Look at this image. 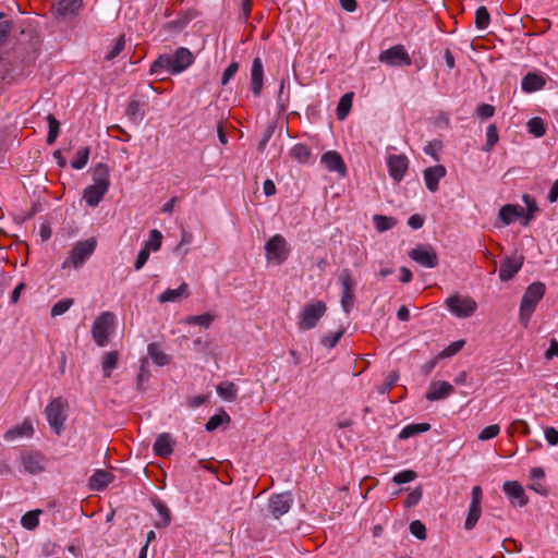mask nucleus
<instances>
[{
    "mask_svg": "<svg viewBox=\"0 0 558 558\" xmlns=\"http://www.w3.org/2000/svg\"><path fill=\"white\" fill-rule=\"evenodd\" d=\"M339 282L341 284V292H354L355 281L352 277V274L349 269L341 270L339 275Z\"/></svg>",
    "mask_w": 558,
    "mask_h": 558,
    "instance_id": "obj_41",
    "label": "nucleus"
},
{
    "mask_svg": "<svg viewBox=\"0 0 558 558\" xmlns=\"http://www.w3.org/2000/svg\"><path fill=\"white\" fill-rule=\"evenodd\" d=\"M222 422H223V416L216 414L207 421L205 428L207 432H213V430L217 429L222 424Z\"/></svg>",
    "mask_w": 558,
    "mask_h": 558,
    "instance_id": "obj_64",
    "label": "nucleus"
},
{
    "mask_svg": "<svg viewBox=\"0 0 558 558\" xmlns=\"http://www.w3.org/2000/svg\"><path fill=\"white\" fill-rule=\"evenodd\" d=\"M149 255H150V252L147 251L145 247H143L140 251L137 258L135 260V264H134L135 270H141L144 267V265L146 264V262L149 258Z\"/></svg>",
    "mask_w": 558,
    "mask_h": 558,
    "instance_id": "obj_61",
    "label": "nucleus"
},
{
    "mask_svg": "<svg viewBox=\"0 0 558 558\" xmlns=\"http://www.w3.org/2000/svg\"><path fill=\"white\" fill-rule=\"evenodd\" d=\"M217 393L223 400L228 402H232L236 399L238 396V387L232 381H223L219 384L216 388Z\"/></svg>",
    "mask_w": 558,
    "mask_h": 558,
    "instance_id": "obj_29",
    "label": "nucleus"
},
{
    "mask_svg": "<svg viewBox=\"0 0 558 558\" xmlns=\"http://www.w3.org/2000/svg\"><path fill=\"white\" fill-rule=\"evenodd\" d=\"M110 186V171L107 165L98 163L93 172V184L84 190L83 198L90 207H96Z\"/></svg>",
    "mask_w": 558,
    "mask_h": 558,
    "instance_id": "obj_2",
    "label": "nucleus"
},
{
    "mask_svg": "<svg viewBox=\"0 0 558 558\" xmlns=\"http://www.w3.org/2000/svg\"><path fill=\"white\" fill-rule=\"evenodd\" d=\"M147 351H148V355L150 356L153 362L155 364H157L158 366H165L170 363V356L161 350L159 344H157V343L148 344Z\"/></svg>",
    "mask_w": 558,
    "mask_h": 558,
    "instance_id": "obj_30",
    "label": "nucleus"
},
{
    "mask_svg": "<svg viewBox=\"0 0 558 558\" xmlns=\"http://www.w3.org/2000/svg\"><path fill=\"white\" fill-rule=\"evenodd\" d=\"M239 70L238 62H231L222 73L221 84L227 85Z\"/></svg>",
    "mask_w": 558,
    "mask_h": 558,
    "instance_id": "obj_60",
    "label": "nucleus"
},
{
    "mask_svg": "<svg viewBox=\"0 0 558 558\" xmlns=\"http://www.w3.org/2000/svg\"><path fill=\"white\" fill-rule=\"evenodd\" d=\"M21 459L26 472L37 474L43 470V458L39 453H23Z\"/></svg>",
    "mask_w": 558,
    "mask_h": 558,
    "instance_id": "obj_26",
    "label": "nucleus"
},
{
    "mask_svg": "<svg viewBox=\"0 0 558 558\" xmlns=\"http://www.w3.org/2000/svg\"><path fill=\"white\" fill-rule=\"evenodd\" d=\"M47 122H48V128H49L48 135H47V143L49 145H52L56 142L58 135H59L60 123L54 118L53 114H48L47 116Z\"/></svg>",
    "mask_w": 558,
    "mask_h": 558,
    "instance_id": "obj_42",
    "label": "nucleus"
},
{
    "mask_svg": "<svg viewBox=\"0 0 558 558\" xmlns=\"http://www.w3.org/2000/svg\"><path fill=\"white\" fill-rule=\"evenodd\" d=\"M464 340H458V341H454L452 342L451 344H449L442 352H441V356L442 357H449V356H452L454 354H457L459 351L462 350L463 345H464Z\"/></svg>",
    "mask_w": 558,
    "mask_h": 558,
    "instance_id": "obj_58",
    "label": "nucleus"
},
{
    "mask_svg": "<svg viewBox=\"0 0 558 558\" xmlns=\"http://www.w3.org/2000/svg\"><path fill=\"white\" fill-rule=\"evenodd\" d=\"M546 287L542 282H533L524 292L520 305V320L526 326L538 302L545 294Z\"/></svg>",
    "mask_w": 558,
    "mask_h": 558,
    "instance_id": "obj_3",
    "label": "nucleus"
},
{
    "mask_svg": "<svg viewBox=\"0 0 558 558\" xmlns=\"http://www.w3.org/2000/svg\"><path fill=\"white\" fill-rule=\"evenodd\" d=\"M214 320V316L209 313L202 315L189 316L185 318V323L189 325H198L208 328Z\"/></svg>",
    "mask_w": 558,
    "mask_h": 558,
    "instance_id": "obj_45",
    "label": "nucleus"
},
{
    "mask_svg": "<svg viewBox=\"0 0 558 558\" xmlns=\"http://www.w3.org/2000/svg\"><path fill=\"white\" fill-rule=\"evenodd\" d=\"M264 65L260 58H255L251 68V88L255 96H259L263 90Z\"/></svg>",
    "mask_w": 558,
    "mask_h": 558,
    "instance_id": "obj_18",
    "label": "nucleus"
},
{
    "mask_svg": "<svg viewBox=\"0 0 558 558\" xmlns=\"http://www.w3.org/2000/svg\"><path fill=\"white\" fill-rule=\"evenodd\" d=\"M527 131L535 137H542L546 132L543 119L538 117L530 119L527 122Z\"/></svg>",
    "mask_w": 558,
    "mask_h": 558,
    "instance_id": "obj_43",
    "label": "nucleus"
},
{
    "mask_svg": "<svg viewBox=\"0 0 558 558\" xmlns=\"http://www.w3.org/2000/svg\"><path fill=\"white\" fill-rule=\"evenodd\" d=\"M544 435H545L547 442L550 446L558 445V430H556L554 427H550V426L545 427Z\"/></svg>",
    "mask_w": 558,
    "mask_h": 558,
    "instance_id": "obj_62",
    "label": "nucleus"
},
{
    "mask_svg": "<svg viewBox=\"0 0 558 558\" xmlns=\"http://www.w3.org/2000/svg\"><path fill=\"white\" fill-rule=\"evenodd\" d=\"M194 62L193 53L185 47L178 48L172 54L159 56L150 65V74H179Z\"/></svg>",
    "mask_w": 558,
    "mask_h": 558,
    "instance_id": "obj_1",
    "label": "nucleus"
},
{
    "mask_svg": "<svg viewBox=\"0 0 558 558\" xmlns=\"http://www.w3.org/2000/svg\"><path fill=\"white\" fill-rule=\"evenodd\" d=\"M190 295L189 286L182 282L177 289H167L158 296L159 303L178 302L181 299H186Z\"/></svg>",
    "mask_w": 558,
    "mask_h": 558,
    "instance_id": "obj_21",
    "label": "nucleus"
},
{
    "mask_svg": "<svg viewBox=\"0 0 558 558\" xmlns=\"http://www.w3.org/2000/svg\"><path fill=\"white\" fill-rule=\"evenodd\" d=\"M162 238H163L162 233L159 230L153 229L149 232V238L147 241H145V244L143 247H145L149 252H151V251L157 252L161 247Z\"/></svg>",
    "mask_w": 558,
    "mask_h": 558,
    "instance_id": "obj_36",
    "label": "nucleus"
},
{
    "mask_svg": "<svg viewBox=\"0 0 558 558\" xmlns=\"http://www.w3.org/2000/svg\"><path fill=\"white\" fill-rule=\"evenodd\" d=\"M96 244L95 239L77 242L71 250L68 258L62 263V268H80L83 266L95 252Z\"/></svg>",
    "mask_w": 558,
    "mask_h": 558,
    "instance_id": "obj_4",
    "label": "nucleus"
},
{
    "mask_svg": "<svg viewBox=\"0 0 558 558\" xmlns=\"http://www.w3.org/2000/svg\"><path fill=\"white\" fill-rule=\"evenodd\" d=\"M65 403L61 398L52 399L46 407L45 414L46 418L57 435H61L64 429L65 415Z\"/></svg>",
    "mask_w": 558,
    "mask_h": 558,
    "instance_id": "obj_8",
    "label": "nucleus"
},
{
    "mask_svg": "<svg viewBox=\"0 0 558 558\" xmlns=\"http://www.w3.org/2000/svg\"><path fill=\"white\" fill-rule=\"evenodd\" d=\"M326 304L323 301H315L303 306L298 322L300 330H310L316 327L319 319L326 313Z\"/></svg>",
    "mask_w": 558,
    "mask_h": 558,
    "instance_id": "obj_5",
    "label": "nucleus"
},
{
    "mask_svg": "<svg viewBox=\"0 0 558 558\" xmlns=\"http://www.w3.org/2000/svg\"><path fill=\"white\" fill-rule=\"evenodd\" d=\"M354 305V292H341L342 310L349 314Z\"/></svg>",
    "mask_w": 558,
    "mask_h": 558,
    "instance_id": "obj_57",
    "label": "nucleus"
},
{
    "mask_svg": "<svg viewBox=\"0 0 558 558\" xmlns=\"http://www.w3.org/2000/svg\"><path fill=\"white\" fill-rule=\"evenodd\" d=\"M387 167L391 179L399 183L408 171L409 159L404 155H390L387 158Z\"/></svg>",
    "mask_w": 558,
    "mask_h": 558,
    "instance_id": "obj_13",
    "label": "nucleus"
},
{
    "mask_svg": "<svg viewBox=\"0 0 558 558\" xmlns=\"http://www.w3.org/2000/svg\"><path fill=\"white\" fill-rule=\"evenodd\" d=\"M113 480V475L106 470H97L89 478V487L94 490H102Z\"/></svg>",
    "mask_w": 558,
    "mask_h": 558,
    "instance_id": "obj_27",
    "label": "nucleus"
},
{
    "mask_svg": "<svg viewBox=\"0 0 558 558\" xmlns=\"http://www.w3.org/2000/svg\"><path fill=\"white\" fill-rule=\"evenodd\" d=\"M409 257L426 268H435L438 265V255L429 244H420L412 248Z\"/></svg>",
    "mask_w": 558,
    "mask_h": 558,
    "instance_id": "obj_11",
    "label": "nucleus"
},
{
    "mask_svg": "<svg viewBox=\"0 0 558 558\" xmlns=\"http://www.w3.org/2000/svg\"><path fill=\"white\" fill-rule=\"evenodd\" d=\"M500 432V427L498 424H492L486 426L480 434L478 439L482 441L489 440L495 438Z\"/></svg>",
    "mask_w": 558,
    "mask_h": 558,
    "instance_id": "obj_53",
    "label": "nucleus"
},
{
    "mask_svg": "<svg viewBox=\"0 0 558 558\" xmlns=\"http://www.w3.org/2000/svg\"><path fill=\"white\" fill-rule=\"evenodd\" d=\"M378 60L388 66H409L412 60L402 45H396L379 53Z\"/></svg>",
    "mask_w": 558,
    "mask_h": 558,
    "instance_id": "obj_10",
    "label": "nucleus"
},
{
    "mask_svg": "<svg viewBox=\"0 0 558 558\" xmlns=\"http://www.w3.org/2000/svg\"><path fill=\"white\" fill-rule=\"evenodd\" d=\"M523 265L522 256H511L502 260L499 269V279L501 281H508L519 272Z\"/></svg>",
    "mask_w": 558,
    "mask_h": 558,
    "instance_id": "obj_14",
    "label": "nucleus"
},
{
    "mask_svg": "<svg viewBox=\"0 0 558 558\" xmlns=\"http://www.w3.org/2000/svg\"><path fill=\"white\" fill-rule=\"evenodd\" d=\"M34 434V427L29 421H24L22 424L16 425L9 430H7L3 435L4 440L14 441L19 438L23 437H32Z\"/></svg>",
    "mask_w": 558,
    "mask_h": 558,
    "instance_id": "obj_22",
    "label": "nucleus"
},
{
    "mask_svg": "<svg viewBox=\"0 0 558 558\" xmlns=\"http://www.w3.org/2000/svg\"><path fill=\"white\" fill-rule=\"evenodd\" d=\"M502 489L504 493L512 499L513 505L523 507L527 504L525 492L518 482H506Z\"/></svg>",
    "mask_w": 558,
    "mask_h": 558,
    "instance_id": "obj_19",
    "label": "nucleus"
},
{
    "mask_svg": "<svg viewBox=\"0 0 558 558\" xmlns=\"http://www.w3.org/2000/svg\"><path fill=\"white\" fill-rule=\"evenodd\" d=\"M415 477H416V473L414 471L405 470V471H401V472L397 473L393 476V482L396 484H405V483L413 481Z\"/></svg>",
    "mask_w": 558,
    "mask_h": 558,
    "instance_id": "obj_56",
    "label": "nucleus"
},
{
    "mask_svg": "<svg viewBox=\"0 0 558 558\" xmlns=\"http://www.w3.org/2000/svg\"><path fill=\"white\" fill-rule=\"evenodd\" d=\"M523 202L526 205V211L524 210L523 216L525 218L523 225L527 226L529 222L534 219L535 214L538 211V206L536 201L527 194L523 195Z\"/></svg>",
    "mask_w": 558,
    "mask_h": 558,
    "instance_id": "obj_38",
    "label": "nucleus"
},
{
    "mask_svg": "<svg viewBox=\"0 0 558 558\" xmlns=\"http://www.w3.org/2000/svg\"><path fill=\"white\" fill-rule=\"evenodd\" d=\"M293 505L292 494L284 492L281 494L272 495L268 501V509L275 519H279L286 514Z\"/></svg>",
    "mask_w": 558,
    "mask_h": 558,
    "instance_id": "obj_12",
    "label": "nucleus"
},
{
    "mask_svg": "<svg viewBox=\"0 0 558 558\" xmlns=\"http://www.w3.org/2000/svg\"><path fill=\"white\" fill-rule=\"evenodd\" d=\"M453 392V386L448 381H434L429 385L426 399L437 401L447 398Z\"/></svg>",
    "mask_w": 558,
    "mask_h": 558,
    "instance_id": "obj_20",
    "label": "nucleus"
},
{
    "mask_svg": "<svg viewBox=\"0 0 558 558\" xmlns=\"http://www.w3.org/2000/svg\"><path fill=\"white\" fill-rule=\"evenodd\" d=\"M73 300L72 299H62L58 301L51 308V316L57 317L65 312L69 311V308L72 306Z\"/></svg>",
    "mask_w": 558,
    "mask_h": 558,
    "instance_id": "obj_50",
    "label": "nucleus"
},
{
    "mask_svg": "<svg viewBox=\"0 0 558 558\" xmlns=\"http://www.w3.org/2000/svg\"><path fill=\"white\" fill-rule=\"evenodd\" d=\"M481 514L482 506L470 505L468 515L464 522V529L468 531L472 530L476 525L478 519L481 518Z\"/></svg>",
    "mask_w": 558,
    "mask_h": 558,
    "instance_id": "obj_37",
    "label": "nucleus"
},
{
    "mask_svg": "<svg viewBox=\"0 0 558 558\" xmlns=\"http://www.w3.org/2000/svg\"><path fill=\"white\" fill-rule=\"evenodd\" d=\"M490 16L485 7H480L475 12V26L478 29H485L488 27Z\"/></svg>",
    "mask_w": 558,
    "mask_h": 558,
    "instance_id": "obj_46",
    "label": "nucleus"
},
{
    "mask_svg": "<svg viewBox=\"0 0 558 558\" xmlns=\"http://www.w3.org/2000/svg\"><path fill=\"white\" fill-rule=\"evenodd\" d=\"M421 498H422V489L417 487L414 490H412L410 494H408V496L404 500V506L407 508L413 507L420 502Z\"/></svg>",
    "mask_w": 558,
    "mask_h": 558,
    "instance_id": "obj_59",
    "label": "nucleus"
},
{
    "mask_svg": "<svg viewBox=\"0 0 558 558\" xmlns=\"http://www.w3.org/2000/svg\"><path fill=\"white\" fill-rule=\"evenodd\" d=\"M155 508L161 518V521L157 522L156 526L163 527V526L169 525V523L171 521L169 508L161 501H157L155 504Z\"/></svg>",
    "mask_w": 558,
    "mask_h": 558,
    "instance_id": "obj_47",
    "label": "nucleus"
},
{
    "mask_svg": "<svg viewBox=\"0 0 558 558\" xmlns=\"http://www.w3.org/2000/svg\"><path fill=\"white\" fill-rule=\"evenodd\" d=\"M145 114L146 111L144 102H141L136 99H131L128 102L125 116L133 124L138 125L145 118Z\"/></svg>",
    "mask_w": 558,
    "mask_h": 558,
    "instance_id": "obj_23",
    "label": "nucleus"
},
{
    "mask_svg": "<svg viewBox=\"0 0 558 558\" xmlns=\"http://www.w3.org/2000/svg\"><path fill=\"white\" fill-rule=\"evenodd\" d=\"M154 453L158 457H168L173 451V441L169 434H160L153 446Z\"/></svg>",
    "mask_w": 558,
    "mask_h": 558,
    "instance_id": "obj_25",
    "label": "nucleus"
},
{
    "mask_svg": "<svg viewBox=\"0 0 558 558\" xmlns=\"http://www.w3.org/2000/svg\"><path fill=\"white\" fill-rule=\"evenodd\" d=\"M399 379V374L397 372H391L387 375L385 381L378 386L377 391L380 395H385L391 390V388L397 384Z\"/></svg>",
    "mask_w": 558,
    "mask_h": 558,
    "instance_id": "obj_49",
    "label": "nucleus"
},
{
    "mask_svg": "<svg viewBox=\"0 0 558 558\" xmlns=\"http://www.w3.org/2000/svg\"><path fill=\"white\" fill-rule=\"evenodd\" d=\"M12 32V22L5 19L3 13H0V47L7 44Z\"/></svg>",
    "mask_w": 558,
    "mask_h": 558,
    "instance_id": "obj_44",
    "label": "nucleus"
},
{
    "mask_svg": "<svg viewBox=\"0 0 558 558\" xmlns=\"http://www.w3.org/2000/svg\"><path fill=\"white\" fill-rule=\"evenodd\" d=\"M114 318L116 316L111 312H104L94 322L92 333L95 342L99 347H104L107 344L109 335L114 325Z\"/></svg>",
    "mask_w": 558,
    "mask_h": 558,
    "instance_id": "obj_9",
    "label": "nucleus"
},
{
    "mask_svg": "<svg viewBox=\"0 0 558 558\" xmlns=\"http://www.w3.org/2000/svg\"><path fill=\"white\" fill-rule=\"evenodd\" d=\"M124 47H125V39H124V36L122 35L117 39L112 49L105 56V60L112 61L122 52Z\"/></svg>",
    "mask_w": 558,
    "mask_h": 558,
    "instance_id": "obj_51",
    "label": "nucleus"
},
{
    "mask_svg": "<svg viewBox=\"0 0 558 558\" xmlns=\"http://www.w3.org/2000/svg\"><path fill=\"white\" fill-rule=\"evenodd\" d=\"M320 162L327 170L331 172H337L342 177L345 175L347 168L344 161L340 154H338L337 151L329 150L323 154Z\"/></svg>",
    "mask_w": 558,
    "mask_h": 558,
    "instance_id": "obj_15",
    "label": "nucleus"
},
{
    "mask_svg": "<svg viewBox=\"0 0 558 558\" xmlns=\"http://www.w3.org/2000/svg\"><path fill=\"white\" fill-rule=\"evenodd\" d=\"M430 429V425L428 423H413L409 424L402 428L399 434L400 439H408L417 434L425 433Z\"/></svg>",
    "mask_w": 558,
    "mask_h": 558,
    "instance_id": "obj_32",
    "label": "nucleus"
},
{
    "mask_svg": "<svg viewBox=\"0 0 558 558\" xmlns=\"http://www.w3.org/2000/svg\"><path fill=\"white\" fill-rule=\"evenodd\" d=\"M373 220L376 230L379 232L388 231L392 229L397 223L396 219H393L392 217H387L383 215H375Z\"/></svg>",
    "mask_w": 558,
    "mask_h": 558,
    "instance_id": "obj_39",
    "label": "nucleus"
},
{
    "mask_svg": "<svg viewBox=\"0 0 558 558\" xmlns=\"http://www.w3.org/2000/svg\"><path fill=\"white\" fill-rule=\"evenodd\" d=\"M476 112L478 117L487 119L494 116L495 108L492 105L482 104L481 106L477 107Z\"/></svg>",
    "mask_w": 558,
    "mask_h": 558,
    "instance_id": "obj_63",
    "label": "nucleus"
},
{
    "mask_svg": "<svg viewBox=\"0 0 558 558\" xmlns=\"http://www.w3.org/2000/svg\"><path fill=\"white\" fill-rule=\"evenodd\" d=\"M409 530L411 534H413L416 538L422 541L426 538V527L421 521H412L410 523Z\"/></svg>",
    "mask_w": 558,
    "mask_h": 558,
    "instance_id": "obj_54",
    "label": "nucleus"
},
{
    "mask_svg": "<svg viewBox=\"0 0 558 558\" xmlns=\"http://www.w3.org/2000/svg\"><path fill=\"white\" fill-rule=\"evenodd\" d=\"M447 170L444 166L437 165L424 170V181L430 192L438 190L439 181L445 178Z\"/></svg>",
    "mask_w": 558,
    "mask_h": 558,
    "instance_id": "obj_16",
    "label": "nucleus"
},
{
    "mask_svg": "<svg viewBox=\"0 0 558 558\" xmlns=\"http://www.w3.org/2000/svg\"><path fill=\"white\" fill-rule=\"evenodd\" d=\"M524 216V208L519 205L507 204L504 205L498 213L499 219L504 222V225L508 226L514 221L517 218H521Z\"/></svg>",
    "mask_w": 558,
    "mask_h": 558,
    "instance_id": "obj_24",
    "label": "nucleus"
},
{
    "mask_svg": "<svg viewBox=\"0 0 558 558\" xmlns=\"http://www.w3.org/2000/svg\"><path fill=\"white\" fill-rule=\"evenodd\" d=\"M148 362L143 360L137 375V388L143 389V385L149 379Z\"/></svg>",
    "mask_w": 558,
    "mask_h": 558,
    "instance_id": "obj_55",
    "label": "nucleus"
},
{
    "mask_svg": "<svg viewBox=\"0 0 558 558\" xmlns=\"http://www.w3.org/2000/svg\"><path fill=\"white\" fill-rule=\"evenodd\" d=\"M83 7V0H57L52 5L56 14L62 17L76 15Z\"/></svg>",
    "mask_w": 558,
    "mask_h": 558,
    "instance_id": "obj_17",
    "label": "nucleus"
},
{
    "mask_svg": "<svg viewBox=\"0 0 558 558\" xmlns=\"http://www.w3.org/2000/svg\"><path fill=\"white\" fill-rule=\"evenodd\" d=\"M90 149L89 147H81L76 154L73 160L71 161V167L76 170L83 169L89 159Z\"/></svg>",
    "mask_w": 558,
    "mask_h": 558,
    "instance_id": "obj_33",
    "label": "nucleus"
},
{
    "mask_svg": "<svg viewBox=\"0 0 558 558\" xmlns=\"http://www.w3.org/2000/svg\"><path fill=\"white\" fill-rule=\"evenodd\" d=\"M343 335V330H339L333 333L325 335L322 337L320 342L324 347L331 349L336 347Z\"/></svg>",
    "mask_w": 558,
    "mask_h": 558,
    "instance_id": "obj_52",
    "label": "nucleus"
},
{
    "mask_svg": "<svg viewBox=\"0 0 558 558\" xmlns=\"http://www.w3.org/2000/svg\"><path fill=\"white\" fill-rule=\"evenodd\" d=\"M41 513V510H32L26 512L22 519L21 524L26 530H35L39 524V514Z\"/></svg>",
    "mask_w": 558,
    "mask_h": 558,
    "instance_id": "obj_34",
    "label": "nucleus"
},
{
    "mask_svg": "<svg viewBox=\"0 0 558 558\" xmlns=\"http://www.w3.org/2000/svg\"><path fill=\"white\" fill-rule=\"evenodd\" d=\"M290 155L292 158L298 160L299 162H307L311 157L310 148L304 144H295L291 150Z\"/></svg>",
    "mask_w": 558,
    "mask_h": 558,
    "instance_id": "obj_40",
    "label": "nucleus"
},
{
    "mask_svg": "<svg viewBox=\"0 0 558 558\" xmlns=\"http://www.w3.org/2000/svg\"><path fill=\"white\" fill-rule=\"evenodd\" d=\"M265 252L267 262L281 265L288 259L290 248L281 234H275L266 242Z\"/></svg>",
    "mask_w": 558,
    "mask_h": 558,
    "instance_id": "obj_6",
    "label": "nucleus"
},
{
    "mask_svg": "<svg viewBox=\"0 0 558 558\" xmlns=\"http://www.w3.org/2000/svg\"><path fill=\"white\" fill-rule=\"evenodd\" d=\"M546 84L543 76L536 73H527L521 81V87L526 93L542 89Z\"/></svg>",
    "mask_w": 558,
    "mask_h": 558,
    "instance_id": "obj_28",
    "label": "nucleus"
},
{
    "mask_svg": "<svg viewBox=\"0 0 558 558\" xmlns=\"http://www.w3.org/2000/svg\"><path fill=\"white\" fill-rule=\"evenodd\" d=\"M118 366V352L110 351L106 352L101 359V367L104 372V377L109 378L111 376V372Z\"/></svg>",
    "mask_w": 558,
    "mask_h": 558,
    "instance_id": "obj_31",
    "label": "nucleus"
},
{
    "mask_svg": "<svg viewBox=\"0 0 558 558\" xmlns=\"http://www.w3.org/2000/svg\"><path fill=\"white\" fill-rule=\"evenodd\" d=\"M498 131H497V128L495 124H490L488 125L487 130H486V143H485V146H484V150L485 151H490L493 149V147L496 145V143L498 142Z\"/></svg>",
    "mask_w": 558,
    "mask_h": 558,
    "instance_id": "obj_48",
    "label": "nucleus"
},
{
    "mask_svg": "<svg viewBox=\"0 0 558 558\" xmlns=\"http://www.w3.org/2000/svg\"><path fill=\"white\" fill-rule=\"evenodd\" d=\"M352 99H353L352 93L344 94L340 98L338 106H337V118L339 120H343L348 116V113L351 109V106H352Z\"/></svg>",
    "mask_w": 558,
    "mask_h": 558,
    "instance_id": "obj_35",
    "label": "nucleus"
},
{
    "mask_svg": "<svg viewBox=\"0 0 558 558\" xmlns=\"http://www.w3.org/2000/svg\"><path fill=\"white\" fill-rule=\"evenodd\" d=\"M446 306L458 318L471 317L477 310V303L471 296L456 293L445 301Z\"/></svg>",
    "mask_w": 558,
    "mask_h": 558,
    "instance_id": "obj_7",
    "label": "nucleus"
}]
</instances>
